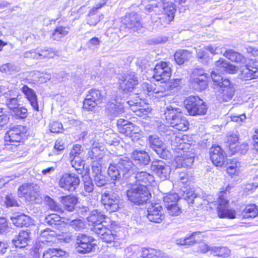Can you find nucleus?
<instances>
[{"instance_id":"6e6d98bb","label":"nucleus","mask_w":258,"mask_h":258,"mask_svg":"<svg viewBox=\"0 0 258 258\" xmlns=\"http://www.w3.org/2000/svg\"><path fill=\"white\" fill-rule=\"evenodd\" d=\"M71 159L76 157H83L84 155L81 145L79 144L75 145L70 152Z\"/></svg>"},{"instance_id":"09e8293b","label":"nucleus","mask_w":258,"mask_h":258,"mask_svg":"<svg viewBox=\"0 0 258 258\" xmlns=\"http://www.w3.org/2000/svg\"><path fill=\"white\" fill-rule=\"evenodd\" d=\"M12 115L16 119H24L28 115L27 109L24 107H17L12 111Z\"/></svg>"},{"instance_id":"7c9ffc66","label":"nucleus","mask_w":258,"mask_h":258,"mask_svg":"<svg viewBox=\"0 0 258 258\" xmlns=\"http://www.w3.org/2000/svg\"><path fill=\"white\" fill-rule=\"evenodd\" d=\"M20 90L28 100L33 109L38 111V99L35 92L26 85H23L20 88Z\"/></svg>"},{"instance_id":"603ef678","label":"nucleus","mask_w":258,"mask_h":258,"mask_svg":"<svg viewBox=\"0 0 258 258\" xmlns=\"http://www.w3.org/2000/svg\"><path fill=\"white\" fill-rule=\"evenodd\" d=\"M179 197L176 193H168L163 198V202L165 207L172 205V203H177Z\"/></svg>"},{"instance_id":"37998d69","label":"nucleus","mask_w":258,"mask_h":258,"mask_svg":"<svg viewBox=\"0 0 258 258\" xmlns=\"http://www.w3.org/2000/svg\"><path fill=\"white\" fill-rule=\"evenodd\" d=\"M97 10L95 7H93L89 11L87 19V24L91 26H95L103 17L102 14L99 16L95 15Z\"/></svg>"},{"instance_id":"e433bc0d","label":"nucleus","mask_w":258,"mask_h":258,"mask_svg":"<svg viewBox=\"0 0 258 258\" xmlns=\"http://www.w3.org/2000/svg\"><path fill=\"white\" fill-rule=\"evenodd\" d=\"M200 234V232H194L188 236L177 239L176 243L177 244L180 245H192L199 240V238H197V237L199 238V236Z\"/></svg>"},{"instance_id":"c9c22d12","label":"nucleus","mask_w":258,"mask_h":258,"mask_svg":"<svg viewBox=\"0 0 258 258\" xmlns=\"http://www.w3.org/2000/svg\"><path fill=\"white\" fill-rule=\"evenodd\" d=\"M80 183V178H60L59 184L61 188L74 191Z\"/></svg>"},{"instance_id":"ea45409f","label":"nucleus","mask_w":258,"mask_h":258,"mask_svg":"<svg viewBox=\"0 0 258 258\" xmlns=\"http://www.w3.org/2000/svg\"><path fill=\"white\" fill-rule=\"evenodd\" d=\"M210 254L214 256L223 258L228 257L230 254V250L227 247L221 246H213L210 249Z\"/></svg>"},{"instance_id":"4d7b16f0","label":"nucleus","mask_w":258,"mask_h":258,"mask_svg":"<svg viewBox=\"0 0 258 258\" xmlns=\"http://www.w3.org/2000/svg\"><path fill=\"white\" fill-rule=\"evenodd\" d=\"M45 200L47 203V205L48 206V207L51 210L55 212H60L61 214H63V212L61 209L55 202V201L53 199H52L48 196H46L45 197Z\"/></svg>"},{"instance_id":"a878e982","label":"nucleus","mask_w":258,"mask_h":258,"mask_svg":"<svg viewBox=\"0 0 258 258\" xmlns=\"http://www.w3.org/2000/svg\"><path fill=\"white\" fill-rule=\"evenodd\" d=\"M211 159L216 166H221L224 163L226 156L224 151L219 146H213L210 150Z\"/></svg>"},{"instance_id":"13d9d810","label":"nucleus","mask_w":258,"mask_h":258,"mask_svg":"<svg viewBox=\"0 0 258 258\" xmlns=\"http://www.w3.org/2000/svg\"><path fill=\"white\" fill-rule=\"evenodd\" d=\"M171 205H168L166 207L168 213L173 216L179 215L181 213V210L177 203H172Z\"/></svg>"},{"instance_id":"aec40b11","label":"nucleus","mask_w":258,"mask_h":258,"mask_svg":"<svg viewBox=\"0 0 258 258\" xmlns=\"http://www.w3.org/2000/svg\"><path fill=\"white\" fill-rule=\"evenodd\" d=\"M221 83L217 94L218 98L220 101H228L232 99L234 94V88L228 79L224 80Z\"/></svg>"},{"instance_id":"338daca9","label":"nucleus","mask_w":258,"mask_h":258,"mask_svg":"<svg viewBox=\"0 0 258 258\" xmlns=\"http://www.w3.org/2000/svg\"><path fill=\"white\" fill-rule=\"evenodd\" d=\"M94 181L92 178H85L84 180V189L86 191L91 192L94 189Z\"/></svg>"},{"instance_id":"5701e85b","label":"nucleus","mask_w":258,"mask_h":258,"mask_svg":"<svg viewBox=\"0 0 258 258\" xmlns=\"http://www.w3.org/2000/svg\"><path fill=\"white\" fill-rule=\"evenodd\" d=\"M25 128L21 125H15L11 127L6 133L5 139L10 142H19L22 139Z\"/></svg>"},{"instance_id":"c756f323","label":"nucleus","mask_w":258,"mask_h":258,"mask_svg":"<svg viewBox=\"0 0 258 258\" xmlns=\"http://www.w3.org/2000/svg\"><path fill=\"white\" fill-rule=\"evenodd\" d=\"M163 3V18L165 19V23L168 24L174 19L176 11L175 7L177 4H179L175 3L174 0H170L167 3L164 2Z\"/></svg>"},{"instance_id":"f704fd0d","label":"nucleus","mask_w":258,"mask_h":258,"mask_svg":"<svg viewBox=\"0 0 258 258\" xmlns=\"http://www.w3.org/2000/svg\"><path fill=\"white\" fill-rule=\"evenodd\" d=\"M223 55L226 58L232 61H234L241 64L246 63V58L240 53L235 51L232 49H229L226 51Z\"/></svg>"},{"instance_id":"dca6fc26","label":"nucleus","mask_w":258,"mask_h":258,"mask_svg":"<svg viewBox=\"0 0 258 258\" xmlns=\"http://www.w3.org/2000/svg\"><path fill=\"white\" fill-rule=\"evenodd\" d=\"M150 147L163 159H166L170 156L166 145L156 135H151L148 138Z\"/></svg>"},{"instance_id":"6ab92c4d","label":"nucleus","mask_w":258,"mask_h":258,"mask_svg":"<svg viewBox=\"0 0 258 258\" xmlns=\"http://www.w3.org/2000/svg\"><path fill=\"white\" fill-rule=\"evenodd\" d=\"M126 103L130 106L131 110L139 116L146 115L151 111L148 106L145 104L139 97H136L135 100H129Z\"/></svg>"},{"instance_id":"20e7f679","label":"nucleus","mask_w":258,"mask_h":258,"mask_svg":"<svg viewBox=\"0 0 258 258\" xmlns=\"http://www.w3.org/2000/svg\"><path fill=\"white\" fill-rule=\"evenodd\" d=\"M165 117L171 126L181 131H186L189 123L186 117L181 114L180 108L172 105L167 106L164 111Z\"/></svg>"},{"instance_id":"4468645a","label":"nucleus","mask_w":258,"mask_h":258,"mask_svg":"<svg viewBox=\"0 0 258 258\" xmlns=\"http://www.w3.org/2000/svg\"><path fill=\"white\" fill-rule=\"evenodd\" d=\"M153 78L157 81L166 83L171 75V69L169 62L161 61L154 69Z\"/></svg>"},{"instance_id":"c85d7f7f","label":"nucleus","mask_w":258,"mask_h":258,"mask_svg":"<svg viewBox=\"0 0 258 258\" xmlns=\"http://www.w3.org/2000/svg\"><path fill=\"white\" fill-rule=\"evenodd\" d=\"M245 68L241 71V78L245 80L258 78V63L249 62L245 64Z\"/></svg>"},{"instance_id":"7ed1b4c3","label":"nucleus","mask_w":258,"mask_h":258,"mask_svg":"<svg viewBox=\"0 0 258 258\" xmlns=\"http://www.w3.org/2000/svg\"><path fill=\"white\" fill-rule=\"evenodd\" d=\"M110 177H147L151 176L146 171H137V168L128 159H121L117 164H111L108 169Z\"/></svg>"},{"instance_id":"39448f33","label":"nucleus","mask_w":258,"mask_h":258,"mask_svg":"<svg viewBox=\"0 0 258 258\" xmlns=\"http://www.w3.org/2000/svg\"><path fill=\"white\" fill-rule=\"evenodd\" d=\"M148 184L143 185L140 183L132 187L127 191L128 200L135 204L140 205L147 203L151 197L147 186Z\"/></svg>"},{"instance_id":"de8ad7c7","label":"nucleus","mask_w":258,"mask_h":258,"mask_svg":"<svg viewBox=\"0 0 258 258\" xmlns=\"http://www.w3.org/2000/svg\"><path fill=\"white\" fill-rule=\"evenodd\" d=\"M71 163L72 166L77 170L79 173L81 170L84 169L85 166V161L83 159V157H73L71 159Z\"/></svg>"},{"instance_id":"79ce46f5","label":"nucleus","mask_w":258,"mask_h":258,"mask_svg":"<svg viewBox=\"0 0 258 258\" xmlns=\"http://www.w3.org/2000/svg\"><path fill=\"white\" fill-rule=\"evenodd\" d=\"M191 57V53L186 50H178L174 54V59L178 64H182Z\"/></svg>"},{"instance_id":"473e14b6","label":"nucleus","mask_w":258,"mask_h":258,"mask_svg":"<svg viewBox=\"0 0 258 258\" xmlns=\"http://www.w3.org/2000/svg\"><path fill=\"white\" fill-rule=\"evenodd\" d=\"M141 258H168L164 253L152 248H141Z\"/></svg>"},{"instance_id":"58836bf2","label":"nucleus","mask_w":258,"mask_h":258,"mask_svg":"<svg viewBox=\"0 0 258 258\" xmlns=\"http://www.w3.org/2000/svg\"><path fill=\"white\" fill-rule=\"evenodd\" d=\"M124 255L122 258H141V248L138 245H132L124 250Z\"/></svg>"},{"instance_id":"cd10ccee","label":"nucleus","mask_w":258,"mask_h":258,"mask_svg":"<svg viewBox=\"0 0 258 258\" xmlns=\"http://www.w3.org/2000/svg\"><path fill=\"white\" fill-rule=\"evenodd\" d=\"M151 169L157 176L163 177H167L169 176L171 172L170 167L166 165L161 160L153 161L151 166Z\"/></svg>"},{"instance_id":"9b49d317","label":"nucleus","mask_w":258,"mask_h":258,"mask_svg":"<svg viewBox=\"0 0 258 258\" xmlns=\"http://www.w3.org/2000/svg\"><path fill=\"white\" fill-rule=\"evenodd\" d=\"M101 202L109 213L116 212L120 208L119 197L112 191H105L102 195Z\"/></svg>"},{"instance_id":"72a5a7b5","label":"nucleus","mask_w":258,"mask_h":258,"mask_svg":"<svg viewBox=\"0 0 258 258\" xmlns=\"http://www.w3.org/2000/svg\"><path fill=\"white\" fill-rule=\"evenodd\" d=\"M132 158L137 164H148L150 158L148 153L144 151H135L132 154Z\"/></svg>"},{"instance_id":"1a4fd4ad","label":"nucleus","mask_w":258,"mask_h":258,"mask_svg":"<svg viewBox=\"0 0 258 258\" xmlns=\"http://www.w3.org/2000/svg\"><path fill=\"white\" fill-rule=\"evenodd\" d=\"M138 83V77L134 72L124 74L118 79L119 89L125 93L132 91Z\"/></svg>"},{"instance_id":"2eb2a0df","label":"nucleus","mask_w":258,"mask_h":258,"mask_svg":"<svg viewBox=\"0 0 258 258\" xmlns=\"http://www.w3.org/2000/svg\"><path fill=\"white\" fill-rule=\"evenodd\" d=\"M104 97V94L99 90L91 89L89 90L84 101L83 108L87 110L91 109L100 104Z\"/></svg>"},{"instance_id":"9d476101","label":"nucleus","mask_w":258,"mask_h":258,"mask_svg":"<svg viewBox=\"0 0 258 258\" xmlns=\"http://www.w3.org/2000/svg\"><path fill=\"white\" fill-rule=\"evenodd\" d=\"M95 239L87 234L79 233L76 238L77 251L79 253H87L91 252L96 245Z\"/></svg>"},{"instance_id":"c03bdc74","label":"nucleus","mask_w":258,"mask_h":258,"mask_svg":"<svg viewBox=\"0 0 258 258\" xmlns=\"http://www.w3.org/2000/svg\"><path fill=\"white\" fill-rule=\"evenodd\" d=\"M69 32V28L67 27L57 26L54 30L52 34V39L59 41L61 39L66 36Z\"/></svg>"},{"instance_id":"e2e57ef3","label":"nucleus","mask_w":258,"mask_h":258,"mask_svg":"<svg viewBox=\"0 0 258 258\" xmlns=\"http://www.w3.org/2000/svg\"><path fill=\"white\" fill-rule=\"evenodd\" d=\"M50 131L52 133H58L62 130V124L58 121H53L49 125Z\"/></svg>"},{"instance_id":"f257e3e1","label":"nucleus","mask_w":258,"mask_h":258,"mask_svg":"<svg viewBox=\"0 0 258 258\" xmlns=\"http://www.w3.org/2000/svg\"><path fill=\"white\" fill-rule=\"evenodd\" d=\"M106 216L100 211L94 210L92 211L87 218L89 226H92L91 229L96 233L104 242L111 243L114 241L116 235V231L113 229V224L109 228L105 225L106 223L104 220Z\"/></svg>"},{"instance_id":"69168bd1","label":"nucleus","mask_w":258,"mask_h":258,"mask_svg":"<svg viewBox=\"0 0 258 258\" xmlns=\"http://www.w3.org/2000/svg\"><path fill=\"white\" fill-rule=\"evenodd\" d=\"M211 77L214 83V84L215 85H218L219 87H220V85L222 84V82L226 79V78L222 77L215 71H212L211 72Z\"/></svg>"},{"instance_id":"052dcab7","label":"nucleus","mask_w":258,"mask_h":258,"mask_svg":"<svg viewBox=\"0 0 258 258\" xmlns=\"http://www.w3.org/2000/svg\"><path fill=\"white\" fill-rule=\"evenodd\" d=\"M205 49L210 51L212 54H219L223 53L222 48L217 45H210L206 47Z\"/></svg>"},{"instance_id":"a211bd4d","label":"nucleus","mask_w":258,"mask_h":258,"mask_svg":"<svg viewBox=\"0 0 258 258\" xmlns=\"http://www.w3.org/2000/svg\"><path fill=\"white\" fill-rule=\"evenodd\" d=\"M103 156L104 152L96 147L92 148L88 153V159H90L94 164H95V162H97L98 164H100V162ZM92 170L93 172L95 173L94 177L102 176L100 169L99 167L95 166V164L92 165Z\"/></svg>"},{"instance_id":"a19ab883","label":"nucleus","mask_w":258,"mask_h":258,"mask_svg":"<svg viewBox=\"0 0 258 258\" xmlns=\"http://www.w3.org/2000/svg\"><path fill=\"white\" fill-rule=\"evenodd\" d=\"M258 215V208L254 204L247 205L242 210L241 215L244 219L254 218Z\"/></svg>"},{"instance_id":"393cba45","label":"nucleus","mask_w":258,"mask_h":258,"mask_svg":"<svg viewBox=\"0 0 258 258\" xmlns=\"http://www.w3.org/2000/svg\"><path fill=\"white\" fill-rule=\"evenodd\" d=\"M10 218L12 223L18 227H28L31 222L29 216L19 212L12 213L10 215Z\"/></svg>"},{"instance_id":"f8f14e48","label":"nucleus","mask_w":258,"mask_h":258,"mask_svg":"<svg viewBox=\"0 0 258 258\" xmlns=\"http://www.w3.org/2000/svg\"><path fill=\"white\" fill-rule=\"evenodd\" d=\"M2 96H5L6 105L12 111L20 106L19 94L16 91L10 90L7 86H0V97Z\"/></svg>"},{"instance_id":"f03ea898","label":"nucleus","mask_w":258,"mask_h":258,"mask_svg":"<svg viewBox=\"0 0 258 258\" xmlns=\"http://www.w3.org/2000/svg\"><path fill=\"white\" fill-rule=\"evenodd\" d=\"M188 137L187 135L181 134H178L171 137V146L178 153H179V151H182V153L177 155L174 159L177 168L189 167L194 163V154L186 151L190 146Z\"/></svg>"},{"instance_id":"680f3d73","label":"nucleus","mask_w":258,"mask_h":258,"mask_svg":"<svg viewBox=\"0 0 258 258\" xmlns=\"http://www.w3.org/2000/svg\"><path fill=\"white\" fill-rule=\"evenodd\" d=\"M182 83V79L176 78L175 79H173L170 81H167L166 83H165V85L166 86L167 88L173 89L178 86L181 85Z\"/></svg>"},{"instance_id":"bf43d9fd","label":"nucleus","mask_w":258,"mask_h":258,"mask_svg":"<svg viewBox=\"0 0 258 258\" xmlns=\"http://www.w3.org/2000/svg\"><path fill=\"white\" fill-rule=\"evenodd\" d=\"M5 203L7 207L19 206L17 200L12 195H8L6 197Z\"/></svg>"},{"instance_id":"423d86ee","label":"nucleus","mask_w":258,"mask_h":258,"mask_svg":"<svg viewBox=\"0 0 258 258\" xmlns=\"http://www.w3.org/2000/svg\"><path fill=\"white\" fill-rule=\"evenodd\" d=\"M39 189L37 184L24 183L19 187L18 194L20 197L25 198L28 202L39 204L42 201Z\"/></svg>"},{"instance_id":"4c0bfd02","label":"nucleus","mask_w":258,"mask_h":258,"mask_svg":"<svg viewBox=\"0 0 258 258\" xmlns=\"http://www.w3.org/2000/svg\"><path fill=\"white\" fill-rule=\"evenodd\" d=\"M68 256L65 251L57 248H49L43 254V258H67Z\"/></svg>"},{"instance_id":"6e6552de","label":"nucleus","mask_w":258,"mask_h":258,"mask_svg":"<svg viewBox=\"0 0 258 258\" xmlns=\"http://www.w3.org/2000/svg\"><path fill=\"white\" fill-rule=\"evenodd\" d=\"M208 78V74L203 69L195 68L190 74L189 82L195 90L202 91L207 86Z\"/></svg>"},{"instance_id":"b1692460","label":"nucleus","mask_w":258,"mask_h":258,"mask_svg":"<svg viewBox=\"0 0 258 258\" xmlns=\"http://www.w3.org/2000/svg\"><path fill=\"white\" fill-rule=\"evenodd\" d=\"M142 86L144 93L149 96L159 97L166 95L165 93L166 89L161 86H157L155 84L144 83Z\"/></svg>"},{"instance_id":"864d4df0","label":"nucleus","mask_w":258,"mask_h":258,"mask_svg":"<svg viewBox=\"0 0 258 258\" xmlns=\"http://www.w3.org/2000/svg\"><path fill=\"white\" fill-rule=\"evenodd\" d=\"M186 187H183V189H181V190L183 192L182 196L183 199L186 200L189 204H193L194 199L197 198V195L191 190H187Z\"/></svg>"},{"instance_id":"774afa93","label":"nucleus","mask_w":258,"mask_h":258,"mask_svg":"<svg viewBox=\"0 0 258 258\" xmlns=\"http://www.w3.org/2000/svg\"><path fill=\"white\" fill-rule=\"evenodd\" d=\"M100 41L97 37H93L90 39L89 41L87 42V44L88 47L89 48L93 49L97 46H98L100 44Z\"/></svg>"},{"instance_id":"8fccbe9b","label":"nucleus","mask_w":258,"mask_h":258,"mask_svg":"<svg viewBox=\"0 0 258 258\" xmlns=\"http://www.w3.org/2000/svg\"><path fill=\"white\" fill-rule=\"evenodd\" d=\"M240 172V163L239 162L231 163L227 168V172L229 175L238 176Z\"/></svg>"},{"instance_id":"0e129e2a","label":"nucleus","mask_w":258,"mask_h":258,"mask_svg":"<svg viewBox=\"0 0 258 258\" xmlns=\"http://www.w3.org/2000/svg\"><path fill=\"white\" fill-rule=\"evenodd\" d=\"M227 62V61L223 58H220L218 60L215 62V66L216 70L220 73L225 72Z\"/></svg>"},{"instance_id":"f3484780","label":"nucleus","mask_w":258,"mask_h":258,"mask_svg":"<svg viewBox=\"0 0 258 258\" xmlns=\"http://www.w3.org/2000/svg\"><path fill=\"white\" fill-rule=\"evenodd\" d=\"M224 191H221L219 196L218 203V215L220 218H227L229 219H234L236 218V212L234 210L226 208L228 201L226 200L224 195Z\"/></svg>"},{"instance_id":"bb28decb","label":"nucleus","mask_w":258,"mask_h":258,"mask_svg":"<svg viewBox=\"0 0 258 258\" xmlns=\"http://www.w3.org/2000/svg\"><path fill=\"white\" fill-rule=\"evenodd\" d=\"M31 233L29 230H21L19 234L12 240V244L18 248H24L27 246L31 242Z\"/></svg>"},{"instance_id":"ddd939ff","label":"nucleus","mask_w":258,"mask_h":258,"mask_svg":"<svg viewBox=\"0 0 258 258\" xmlns=\"http://www.w3.org/2000/svg\"><path fill=\"white\" fill-rule=\"evenodd\" d=\"M117 128L119 133L126 136L132 138L133 135L137 139L140 138L138 135L140 129L138 126L134 124L131 121L123 118H119L117 121Z\"/></svg>"},{"instance_id":"3c124183","label":"nucleus","mask_w":258,"mask_h":258,"mask_svg":"<svg viewBox=\"0 0 258 258\" xmlns=\"http://www.w3.org/2000/svg\"><path fill=\"white\" fill-rule=\"evenodd\" d=\"M63 218L67 221H70L69 224L76 230H80L84 227V224L81 219H72L71 217H63Z\"/></svg>"},{"instance_id":"0eeeda50","label":"nucleus","mask_w":258,"mask_h":258,"mask_svg":"<svg viewBox=\"0 0 258 258\" xmlns=\"http://www.w3.org/2000/svg\"><path fill=\"white\" fill-rule=\"evenodd\" d=\"M184 105L190 115H204L207 110L205 103L198 96H189L184 101Z\"/></svg>"},{"instance_id":"4be33fe9","label":"nucleus","mask_w":258,"mask_h":258,"mask_svg":"<svg viewBox=\"0 0 258 258\" xmlns=\"http://www.w3.org/2000/svg\"><path fill=\"white\" fill-rule=\"evenodd\" d=\"M162 206L159 204H152L148 208L147 218L151 222L160 223L164 219Z\"/></svg>"},{"instance_id":"2f4dec72","label":"nucleus","mask_w":258,"mask_h":258,"mask_svg":"<svg viewBox=\"0 0 258 258\" xmlns=\"http://www.w3.org/2000/svg\"><path fill=\"white\" fill-rule=\"evenodd\" d=\"M106 112L111 117L117 116L124 112V105L115 99L107 103Z\"/></svg>"},{"instance_id":"5fc2aeb1","label":"nucleus","mask_w":258,"mask_h":258,"mask_svg":"<svg viewBox=\"0 0 258 258\" xmlns=\"http://www.w3.org/2000/svg\"><path fill=\"white\" fill-rule=\"evenodd\" d=\"M54 53L52 49L44 48L37 52V59H44L46 58H52L54 56Z\"/></svg>"},{"instance_id":"a18cd8bd","label":"nucleus","mask_w":258,"mask_h":258,"mask_svg":"<svg viewBox=\"0 0 258 258\" xmlns=\"http://www.w3.org/2000/svg\"><path fill=\"white\" fill-rule=\"evenodd\" d=\"M62 202L66 211L72 212L77 203V199L74 197L67 196L63 198Z\"/></svg>"},{"instance_id":"412c9836","label":"nucleus","mask_w":258,"mask_h":258,"mask_svg":"<svg viewBox=\"0 0 258 258\" xmlns=\"http://www.w3.org/2000/svg\"><path fill=\"white\" fill-rule=\"evenodd\" d=\"M122 23L127 28L134 32L140 30L142 27L140 18L135 12L126 14L122 20Z\"/></svg>"},{"instance_id":"49530a36","label":"nucleus","mask_w":258,"mask_h":258,"mask_svg":"<svg viewBox=\"0 0 258 258\" xmlns=\"http://www.w3.org/2000/svg\"><path fill=\"white\" fill-rule=\"evenodd\" d=\"M63 217L57 214H50L45 217L44 221L49 225H56L59 224L61 219H64Z\"/></svg>"}]
</instances>
